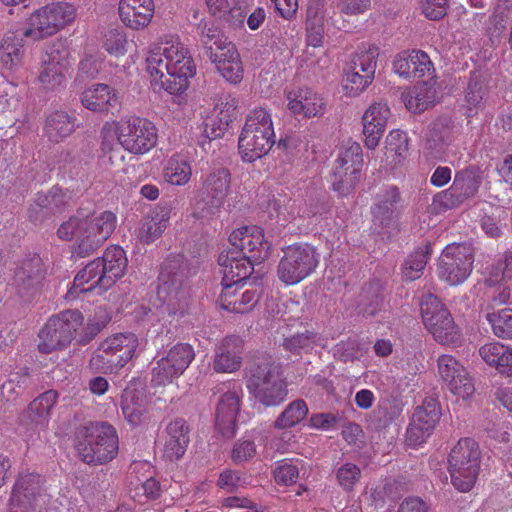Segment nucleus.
Here are the masks:
<instances>
[{
  "instance_id": "nucleus-1",
  "label": "nucleus",
  "mask_w": 512,
  "mask_h": 512,
  "mask_svg": "<svg viewBox=\"0 0 512 512\" xmlns=\"http://www.w3.org/2000/svg\"><path fill=\"white\" fill-rule=\"evenodd\" d=\"M146 72L155 92L184 94L196 75V64L188 47L179 37L152 44L146 55Z\"/></svg>"
},
{
  "instance_id": "nucleus-2",
  "label": "nucleus",
  "mask_w": 512,
  "mask_h": 512,
  "mask_svg": "<svg viewBox=\"0 0 512 512\" xmlns=\"http://www.w3.org/2000/svg\"><path fill=\"white\" fill-rule=\"evenodd\" d=\"M101 137V150L105 154H121L120 145L131 154L144 155L156 146L158 130L147 118L129 116L119 121L106 122Z\"/></svg>"
},
{
  "instance_id": "nucleus-3",
  "label": "nucleus",
  "mask_w": 512,
  "mask_h": 512,
  "mask_svg": "<svg viewBox=\"0 0 512 512\" xmlns=\"http://www.w3.org/2000/svg\"><path fill=\"white\" fill-rule=\"evenodd\" d=\"M117 224V217L111 211L100 214L84 215L81 211L71 216L58 228L60 239L74 241V252L79 257H86L111 236Z\"/></svg>"
},
{
  "instance_id": "nucleus-4",
  "label": "nucleus",
  "mask_w": 512,
  "mask_h": 512,
  "mask_svg": "<svg viewBox=\"0 0 512 512\" xmlns=\"http://www.w3.org/2000/svg\"><path fill=\"white\" fill-rule=\"evenodd\" d=\"M276 141L271 111L256 107L246 116L238 138V152L244 162L253 163L266 156Z\"/></svg>"
},
{
  "instance_id": "nucleus-5",
  "label": "nucleus",
  "mask_w": 512,
  "mask_h": 512,
  "mask_svg": "<svg viewBox=\"0 0 512 512\" xmlns=\"http://www.w3.org/2000/svg\"><path fill=\"white\" fill-rule=\"evenodd\" d=\"M75 447L85 463L102 465L118 454V435L115 428L106 422H90L77 429Z\"/></svg>"
},
{
  "instance_id": "nucleus-6",
  "label": "nucleus",
  "mask_w": 512,
  "mask_h": 512,
  "mask_svg": "<svg viewBox=\"0 0 512 512\" xmlns=\"http://www.w3.org/2000/svg\"><path fill=\"white\" fill-rule=\"evenodd\" d=\"M248 392L264 406H278L288 395L287 383L280 368L270 359L253 363L246 372Z\"/></svg>"
},
{
  "instance_id": "nucleus-7",
  "label": "nucleus",
  "mask_w": 512,
  "mask_h": 512,
  "mask_svg": "<svg viewBox=\"0 0 512 512\" xmlns=\"http://www.w3.org/2000/svg\"><path fill=\"white\" fill-rule=\"evenodd\" d=\"M139 347V338L132 332H120L106 337L100 342L89 359L92 371L117 373L133 358Z\"/></svg>"
},
{
  "instance_id": "nucleus-8",
  "label": "nucleus",
  "mask_w": 512,
  "mask_h": 512,
  "mask_svg": "<svg viewBox=\"0 0 512 512\" xmlns=\"http://www.w3.org/2000/svg\"><path fill=\"white\" fill-rule=\"evenodd\" d=\"M481 451L472 438H462L451 449L448 457V471L452 485L460 492L470 491L478 478Z\"/></svg>"
},
{
  "instance_id": "nucleus-9",
  "label": "nucleus",
  "mask_w": 512,
  "mask_h": 512,
  "mask_svg": "<svg viewBox=\"0 0 512 512\" xmlns=\"http://www.w3.org/2000/svg\"><path fill=\"white\" fill-rule=\"evenodd\" d=\"M75 18L73 4L64 1L48 3L30 14L23 36L33 41L43 40L71 25Z\"/></svg>"
},
{
  "instance_id": "nucleus-10",
  "label": "nucleus",
  "mask_w": 512,
  "mask_h": 512,
  "mask_svg": "<svg viewBox=\"0 0 512 512\" xmlns=\"http://www.w3.org/2000/svg\"><path fill=\"white\" fill-rule=\"evenodd\" d=\"M83 321L84 317L78 310H64L52 315L39 330L38 351L41 354H51L66 349Z\"/></svg>"
},
{
  "instance_id": "nucleus-11",
  "label": "nucleus",
  "mask_w": 512,
  "mask_h": 512,
  "mask_svg": "<svg viewBox=\"0 0 512 512\" xmlns=\"http://www.w3.org/2000/svg\"><path fill=\"white\" fill-rule=\"evenodd\" d=\"M73 64L70 48L65 40L56 39L46 45L40 59L38 82L47 91L65 87Z\"/></svg>"
},
{
  "instance_id": "nucleus-12",
  "label": "nucleus",
  "mask_w": 512,
  "mask_h": 512,
  "mask_svg": "<svg viewBox=\"0 0 512 512\" xmlns=\"http://www.w3.org/2000/svg\"><path fill=\"white\" fill-rule=\"evenodd\" d=\"M320 254L309 244L289 245L277 267V276L287 286L296 285L310 276L318 267Z\"/></svg>"
},
{
  "instance_id": "nucleus-13",
  "label": "nucleus",
  "mask_w": 512,
  "mask_h": 512,
  "mask_svg": "<svg viewBox=\"0 0 512 512\" xmlns=\"http://www.w3.org/2000/svg\"><path fill=\"white\" fill-rule=\"evenodd\" d=\"M421 318L426 330L442 345L455 344L460 330L445 304L434 294L424 295L420 302Z\"/></svg>"
},
{
  "instance_id": "nucleus-14",
  "label": "nucleus",
  "mask_w": 512,
  "mask_h": 512,
  "mask_svg": "<svg viewBox=\"0 0 512 512\" xmlns=\"http://www.w3.org/2000/svg\"><path fill=\"white\" fill-rule=\"evenodd\" d=\"M473 264L474 252L471 245L448 244L438 259L436 274L447 285L459 286L471 275Z\"/></svg>"
},
{
  "instance_id": "nucleus-15",
  "label": "nucleus",
  "mask_w": 512,
  "mask_h": 512,
  "mask_svg": "<svg viewBox=\"0 0 512 512\" xmlns=\"http://www.w3.org/2000/svg\"><path fill=\"white\" fill-rule=\"evenodd\" d=\"M47 496L41 493V477L33 473L20 474L12 488L6 512H59L53 505L42 509Z\"/></svg>"
},
{
  "instance_id": "nucleus-16",
  "label": "nucleus",
  "mask_w": 512,
  "mask_h": 512,
  "mask_svg": "<svg viewBox=\"0 0 512 512\" xmlns=\"http://www.w3.org/2000/svg\"><path fill=\"white\" fill-rule=\"evenodd\" d=\"M363 166L362 148L357 142H348L341 148L333 168L334 191L349 194L360 179Z\"/></svg>"
},
{
  "instance_id": "nucleus-17",
  "label": "nucleus",
  "mask_w": 512,
  "mask_h": 512,
  "mask_svg": "<svg viewBox=\"0 0 512 512\" xmlns=\"http://www.w3.org/2000/svg\"><path fill=\"white\" fill-rule=\"evenodd\" d=\"M195 358L194 348L188 343H177L159 358L152 369L151 382L164 386L179 378Z\"/></svg>"
},
{
  "instance_id": "nucleus-18",
  "label": "nucleus",
  "mask_w": 512,
  "mask_h": 512,
  "mask_svg": "<svg viewBox=\"0 0 512 512\" xmlns=\"http://www.w3.org/2000/svg\"><path fill=\"white\" fill-rule=\"evenodd\" d=\"M225 390L221 394L215 412V427L225 438L236 434V418L240 411L243 389L239 383L229 382L223 385Z\"/></svg>"
},
{
  "instance_id": "nucleus-19",
  "label": "nucleus",
  "mask_w": 512,
  "mask_h": 512,
  "mask_svg": "<svg viewBox=\"0 0 512 512\" xmlns=\"http://www.w3.org/2000/svg\"><path fill=\"white\" fill-rule=\"evenodd\" d=\"M229 242L237 252L246 255L254 263H261L267 259L271 249L263 229L256 225L242 226L233 230L229 236Z\"/></svg>"
},
{
  "instance_id": "nucleus-20",
  "label": "nucleus",
  "mask_w": 512,
  "mask_h": 512,
  "mask_svg": "<svg viewBox=\"0 0 512 512\" xmlns=\"http://www.w3.org/2000/svg\"><path fill=\"white\" fill-rule=\"evenodd\" d=\"M215 44L216 46L210 47L209 59L227 82L239 84L244 77V67L235 44L227 38H220Z\"/></svg>"
},
{
  "instance_id": "nucleus-21",
  "label": "nucleus",
  "mask_w": 512,
  "mask_h": 512,
  "mask_svg": "<svg viewBox=\"0 0 512 512\" xmlns=\"http://www.w3.org/2000/svg\"><path fill=\"white\" fill-rule=\"evenodd\" d=\"M440 419V408L435 400L425 401L416 408L406 431V443L416 448L431 436Z\"/></svg>"
},
{
  "instance_id": "nucleus-22",
  "label": "nucleus",
  "mask_w": 512,
  "mask_h": 512,
  "mask_svg": "<svg viewBox=\"0 0 512 512\" xmlns=\"http://www.w3.org/2000/svg\"><path fill=\"white\" fill-rule=\"evenodd\" d=\"M286 108L294 117L320 118L326 112L322 95L308 87L294 88L285 94Z\"/></svg>"
},
{
  "instance_id": "nucleus-23",
  "label": "nucleus",
  "mask_w": 512,
  "mask_h": 512,
  "mask_svg": "<svg viewBox=\"0 0 512 512\" xmlns=\"http://www.w3.org/2000/svg\"><path fill=\"white\" fill-rule=\"evenodd\" d=\"M17 295L24 302H31L42 294L44 272L39 258L32 259L16 270L13 280Z\"/></svg>"
},
{
  "instance_id": "nucleus-24",
  "label": "nucleus",
  "mask_w": 512,
  "mask_h": 512,
  "mask_svg": "<svg viewBox=\"0 0 512 512\" xmlns=\"http://www.w3.org/2000/svg\"><path fill=\"white\" fill-rule=\"evenodd\" d=\"M391 110L385 102H374L362 116L363 142L366 148L374 150L383 137Z\"/></svg>"
},
{
  "instance_id": "nucleus-25",
  "label": "nucleus",
  "mask_w": 512,
  "mask_h": 512,
  "mask_svg": "<svg viewBox=\"0 0 512 512\" xmlns=\"http://www.w3.org/2000/svg\"><path fill=\"white\" fill-rule=\"evenodd\" d=\"M393 70L405 79H421L434 77V66L422 50H407L399 53L393 60Z\"/></svg>"
},
{
  "instance_id": "nucleus-26",
  "label": "nucleus",
  "mask_w": 512,
  "mask_h": 512,
  "mask_svg": "<svg viewBox=\"0 0 512 512\" xmlns=\"http://www.w3.org/2000/svg\"><path fill=\"white\" fill-rule=\"evenodd\" d=\"M218 263L223 274L222 286H238L253 272L254 262L246 255H241L235 249L220 253Z\"/></svg>"
},
{
  "instance_id": "nucleus-27",
  "label": "nucleus",
  "mask_w": 512,
  "mask_h": 512,
  "mask_svg": "<svg viewBox=\"0 0 512 512\" xmlns=\"http://www.w3.org/2000/svg\"><path fill=\"white\" fill-rule=\"evenodd\" d=\"M190 428L186 420L176 418L171 421L165 430L163 442V457L169 461L181 459L190 442Z\"/></svg>"
},
{
  "instance_id": "nucleus-28",
  "label": "nucleus",
  "mask_w": 512,
  "mask_h": 512,
  "mask_svg": "<svg viewBox=\"0 0 512 512\" xmlns=\"http://www.w3.org/2000/svg\"><path fill=\"white\" fill-rule=\"evenodd\" d=\"M154 8V0H119L118 14L126 27L140 30L151 22Z\"/></svg>"
},
{
  "instance_id": "nucleus-29",
  "label": "nucleus",
  "mask_w": 512,
  "mask_h": 512,
  "mask_svg": "<svg viewBox=\"0 0 512 512\" xmlns=\"http://www.w3.org/2000/svg\"><path fill=\"white\" fill-rule=\"evenodd\" d=\"M201 194L212 205H221L228 195L231 183V174L227 168L211 169L200 178Z\"/></svg>"
},
{
  "instance_id": "nucleus-30",
  "label": "nucleus",
  "mask_w": 512,
  "mask_h": 512,
  "mask_svg": "<svg viewBox=\"0 0 512 512\" xmlns=\"http://www.w3.org/2000/svg\"><path fill=\"white\" fill-rule=\"evenodd\" d=\"M243 341L236 336H227L217 346L213 369L219 373H233L241 367Z\"/></svg>"
},
{
  "instance_id": "nucleus-31",
  "label": "nucleus",
  "mask_w": 512,
  "mask_h": 512,
  "mask_svg": "<svg viewBox=\"0 0 512 512\" xmlns=\"http://www.w3.org/2000/svg\"><path fill=\"white\" fill-rule=\"evenodd\" d=\"M101 268L96 259L89 262L83 269H81L74 277L73 284L67 292L69 299H76L81 293L96 291L102 293L108 290L110 285L102 282Z\"/></svg>"
},
{
  "instance_id": "nucleus-32",
  "label": "nucleus",
  "mask_w": 512,
  "mask_h": 512,
  "mask_svg": "<svg viewBox=\"0 0 512 512\" xmlns=\"http://www.w3.org/2000/svg\"><path fill=\"white\" fill-rule=\"evenodd\" d=\"M170 205H159L145 216L136 231V236L144 244L153 243L165 231L171 217Z\"/></svg>"
},
{
  "instance_id": "nucleus-33",
  "label": "nucleus",
  "mask_w": 512,
  "mask_h": 512,
  "mask_svg": "<svg viewBox=\"0 0 512 512\" xmlns=\"http://www.w3.org/2000/svg\"><path fill=\"white\" fill-rule=\"evenodd\" d=\"M101 268L102 282L112 287L126 272L128 260L122 247L112 245L106 248L103 255L96 258Z\"/></svg>"
},
{
  "instance_id": "nucleus-34",
  "label": "nucleus",
  "mask_w": 512,
  "mask_h": 512,
  "mask_svg": "<svg viewBox=\"0 0 512 512\" xmlns=\"http://www.w3.org/2000/svg\"><path fill=\"white\" fill-rule=\"evenodd\" d=\"M400 201L397 187L387 186L377 193L372 207L374 225L389 227L394 223L396 205Z\"/></svg>"
},
{
  "instance_id": "nucleus-35",
  "label": "nucleus",
  "mask_w": 512,
  "mask_h": 512,
  "mask_svg": "<svg viewBox=\"0 0 512 512\" xmlns=\"http://www.w3.org/2000/svg\"><path fill=\"white\" fill-rule=\"evenodd\" d=\"M479 355L500 374L512 376V348L509 346L497 341L489 342L480 347Z\"/></svg>"
},
{
  "instance_id": "nucleus-36",
  "label": "nucleus",
  "mask_w": 512,
  "mask_h": 512,
  "mask_svg": "<svg viewBox=\"0 0 512 512\" xmlns=\"http://www.w3.org/2000/svg\"><path fill=\"white\" fill-rule=\"evenodd\" d=\"M193 175L192 163L187 156L175 153L165 160L162 168L163 180L172 186L187 185Z\"/></svg>"
},
{
  "instance_id": "nucleus-37",
  "label": "nucleus",
  "mask_w": 512,
  "mask_h": 512,
  "mask_svg": "<svg viewBox=\"0 0 512 512\" xmlns=\"http://www.w3.org/2000/svg\"><path fill=\"white\" fill-rule=\"evenodd\" d=\"M82 105L94 112H104L117 102L115 90L107 84H93L81 93Z\"/></svg>"
},
{
  "instance_id": "nucleus-38",
  "label": "nucleus",
  "mask_w": 512,
  "mask_h": 512,
  "mask_svg": "<svg viewBox=\"0 0 512 512\" xmlns=\"http://www.w3.org/2000/svg\"><path fill=\"white\" fill-rule=\"evenodd\" d=\"M121 408L125 419L131 425L141 424L147 411V398L144 391L128 386L122 395Z\"/></svg>"
},
{
  "instance_id": "nucleus-39",
  "label": "nucleus",
  "mask_w": 512,
  "mask_h": 512,
  "mask_svg": "<svg viewBox=\"0 0 512 512\" xmlns=\"http://www.w3.org/2000/svg\"><path fill=\"white\" fill-rule=\"evenodd\" d=\"M238 286L223 287L219 297L222 309L232 313H247L252 310L258 301L256 290H246L241 295L237 294Z\"/></svg>"
},
{
  "instance_id": "nucleus-40",
  "label": "nucleus",
  "mask_w": 512,
  "mask_h": 512,
  "mask_svg": "<svg viewBox=\"0 0 512 512\" xmlns=\"http://www.w3.org/2000/svg\"><path fill=\"white\" fill-rule=\"evenodd\" d=\"M453 139L452 127L447 122L440 120L433 123L430 128L424 148L429 156L441 159Z\"/></svg>"
},
{
  "instance_id": "nucleus-41",
  "label": "nucleus",
  "mask_w": 512,
  "mask_h": 512,
  "mask_svg": "<svg viewBox=\"0 0 512 512\" xmlns=\"http://www.w3.org/2000/svg\"><path fill=\"white\" fill-rule=\"evenodd\" d=\"M24 53L22 37L14 33L5 35L0 47V61L6 69L17 71L23 65Z\"/></svg>"
},
{
  "instance_id": "nucleus-42",
  "label": "nucleus",
  "mask_w": 512,
  "mask_h": 512,
  "mask_svg": "<svg viewBox=\"0 0 512 512\" xmlns=\"http://www.w3.org/2000/svg\"><path fill=\"white\" fill-rule=\"evenodd\" d=\"M402 101L412 113H421L433 105L436 101V90L424 83L403 91Z\"/></svg>"
},
{
  "instance_id": "nucleus-43",
  "label": "nucleus",
  "mask_w": 512,
  "mask_h": 512,
  "mask_svg": "<svg viewBox=\"0 0 512 512\" xmlns=\"http://www.w3.org/2000/svg\"><path fill=\"white\" fill-rule=\"evenodd\" d=\"M157 295L163 300L160 306L162 314L167 312L169 315L183 314L188 306V292L178 287H172L167 283L159 286Z\"/></svg>"
},
{
  "instance_id": "nucleus-44",
  "label": "nucleus",
  "mask_w": 512,
  "mask_h": 512,
  "mask_svg": "<svg viewBox=\"0 0 512 512\" xmlns=\"http://www.w3.org/2000/svg\"><path fill=\"white\" fill-rule=\"evenodd\" d=\"M57 391L50 389L36 397L28 406L29 417L32 422L43 428L47 427L50 413L58 401Z\"/></svg>"
},
{
  "instance_id": "nucleus-45",
  "label": "nucleus",
  "mask_w": 512,
  "mask_h": 512,
  "mask_svg": "<svg viewBox=\"0 0 512 512\" xmlns=\"http://www.w3.org/2000/svg\"><path fill=\"white\" fill-rule=\"evenodd\" d=\"M208 11L232 26H243L245 15L236 0H205Z\"/></svg>"
},
{
  "instance_id": "nucleus-46",
  "label": "nucleus",
  "mask_w": 512,
  "mask_h": 512,
  "mask_svg": "<svg viewBox=\"0 0 512 512\" xmlns=\"http://www.w3.org/2000/svg\"><path fill=\"white\" fill-rule=\"evenodd\" d=\"M302 200L285 198L283 200H273L269 204L270 213H275L279 221H291L297 217H310L313 215L308 211Z\"/></svg>"
},
{
  "instance_id": "nucleus-47",
  "label": "nucleus",
  "mask_w": 512,
  "mask_h": 512,
  "mask_svg": "<svg viewBox=\"0 0 512 512\" xmlns=\"http://www.w3.org/2000/svg\"><path fill=\"white\" fill-rule=\"evenodd\" d=\"M326 340L318 333L305 330L288 337L283 342L285 350L294 354L308 353L315 347H325Z\"/></svg>"
},
{
  "instance_id": "nucleus-48",
  "label": "nucleus",
  "mask_w": 512,
  "mask_h": 512,
  "mask_svg": "<svg viewBox=\"0 0 512 512\" xmlns=\"http://www.w3.org/2000/svg\"><path fill=\"white\" fill-rule=\"evenodd\" d=\"M480 177L475 168H467L455 174L452 191H455L460 201L473 197L480 186Z\"/></svg>"
},
{
  "instance_id": "nucleus-49",
  "label": "nucleus",
  "mask_w": 512,
  "mask_h": 512,
  "mask_svg": "<svg viewBox=\"0 0 512 512\" xmlns=\"http://www.w3.org/2000/svg\"><path fill=\"white\" fill-rule=\"evenodd\" d=\"M409 139L406 132L400 129L391 130L385 139V149L388 159L395 164L405 160L408 156Z\"/></svg>"
},
{
  "instance_id": "nucleus-50",
  "label": "nucleus",
  "mask_w": 512,
  "mask_h": 512,
  "mask_svg": "<svg viewBox=\"0 0 512 512\" xmlns=\"http://www.w3.org/2000/svg\"><path fill=\"white\" fill-rule=\"evenodd\" d=\"M75 128L74 121L65 112H54L46 120L45 131L48 137L53 141H60L61 139L70 135Z\"/></svg>"
},
{
  "instance_id": "nucleus-51",
  "label": "nucleus",
  "mask_w": 512,
  "mask_h": 512,
  "mask_svg": "<svg viewBox=\"0 0 512 512\" xmlns=\"http://www.w3.org/2000/svg\"><path fill=\"white\" fill-rule=\"evenodd\" d=\"M72 192L60 187H53L48 193H39L36 203L51 213H60L72 201Z\"/></svg>"
},
{
  "instance_id": "nucleus-52",
  "label": "nucleus",
  "mask_w": 512,
  "mask_h": 512,
  "mask_svg": "<svg viewBox=\"0 0 512 512\" xmlns=\"http://www.w3.org/2000/svg\"><path fill=\"white\" fill-rule=\"evenodd\" d=\"M378 56L377 46H364L358 49L348 66L374 79Z\"/></svg>"
},
{
  "instance_id": "nucleus-53",
  "label": "nucleus",
  "mask_w": 512,
  "mask_h": 512,
  "mask_svg": "<svg viewBox=\"0 0 512 512\" xmlns=\"http://www.w3.org/2000/svg\"><path fill=\"white\" fill-rule=\"evenodd\" d=\"M511 18L512 2L500 0L494 9L487 28L491 40L498 39L504 33Z\"/></svg>"
},
{
  "instance_id": "nucleus-54",
  "label": "nucleus",
  "mask_w": 512,
  "mask_h": 512,
  "mask_svg": "<svg viewBox=\"0 0 512 512\" xmlns=\"http://www.w3.org/2000/svg\"><path fill=\"white\" fill-rule=\"evenodd\" d=\"M308 414V406L302 399L289 403L276 419L274 426L279 429L291 428L301 423Z\"/></svg>"
},
{
  "instance_id": "nucleus-55",
  "label": "nucleus",
  "mask_w": 512,
  "mask_h": 512,
  "mask_svg": "<svg viewBox=\"0 0 512 512\" xmlns=\"http://www.w3.org/2000/svg\"><path fill=\"white\" fill-rule=\"evenodd\" d=\"M467 368L454 356L449 354L440 355L437 359L438 376L446 389L463 374Z\"/></svg>"
},
{
  "instance_id": "nucleus-56",
  "label": "nucleus",
  "mask_w": 512,
  "mask_h": 512,
  "mask_svg": "<svg viewBox=\"0 0 512 512\" xmlns=\"http://www.w3.org/2000/svg\"><path fill=\"white\" fill-rule=\"evenodd\" d=\"M372 81L373 78L347 66L344 70L342 88L346 96L356 97L364 92Z\"/></svg>"
},
{
  "instance_id": "nucleus-57",
  "label": "nucleus",
  "mask_w": 512,
  "mask_h": 512,
  "mask_svg": "<svg viewBox=\"0 0 512 512\" xmlns=\"http://www.w3.org/2000/svg\"><path fill=\"white\" fill-rule=\"evenodd\" d=\"M429 260L428 246L411 253L404 262L402 273L406 280L413 281L421 277Z\"/></svg>"
},
{
  "instance_id": "nucleus-58",
  "label": "nucleus",
  "mask_w": 512,
  "mask_h": 512,
  "mask_svg": "<svg viewBox=\"0 0 512 512\" xmlns=\"http://www.w3.org/2000/svg\"><path fill=\"white\" fill-rule=\"evenodd\" d=\"M486 319L495 336L512 339V309L504 308L498 312L488 313Z\"/></svg>"
},
{
  "instance_id": "nucleus-59",
  "label": "nucleus",
  "mask_w": 512,
  "mask_h": 512,
  "mask_svg": "<svg viewBox=\"0 0 512 512\" xmlns=\"http://www.w3.org/2000/svg\"><path fill=\"white\" fill-rule=\"evenodd\" d=\"M302 467L303 461L299 459L278 461L273 471L274 479L280 485H292L298 480Z\"/></svg>"
},
{
  "instance_id": "nucleus-60",
  "label": "nucleus",
  "mask_w": 512,
  "mask_h": 512,
  "mask_svg": "<svg viewBox=\"0 0 512 512\" xmlns=\"http://www.w3.org/2000/svg\"><path fill=\"white\" fill-rule=\"evenodd\" d=\"M324 38V26H323V16L314 13L312 15V11H308L307 15V27H306V42L307 45L312 47H320L323 43Z\"/></svg>"
},
{
  "instance_id": "nucleus-61",
  "label": "nucleus",
  "mask_w": 512,
  "mask_h": 512,
  "mask_svg": "<svg viewBox=\"0 0 512 512\" xmlns=\"http://www.w3.org/2000/svg\"><path fill=\"white\" fill-rule=\"evenodd\" d=\"M361 478V469L353 463L346 462L342 464L336 471V479L339 486L350 492Z\"/></svg>"
},
{
  "instance_id": "nucleus-62",
  "label": "nucleus",
  "mask_w": 512,
  "mask_h": 512,
  "mask_svg": "<svg viewBox=\"0 0 512 512\" xmlns=\"http://www.w3.org/2000/svg\"><path fill=\"white\" fill-rule=\"evenodd\" d=\"M447 390L457 399L468 400L475 393V384L469 371L466 369L463 374L458 375Z\"/></svg>"
},
{
  "instance_id": "nucleus-63",
  "label": "nucleus",
  "mask_w": 512,
  "mask_h": 512,
  "mask_svg": "<svg viewBox=\"0 0 512 512\" xmlns=\"http://www.w3.org/2000/svg\"><path fill=\"white\" fill-rule=\"evenodd\" d=\"M462 202L458 198L452 186L448 189L438 192L432 199L430 210L432 213L439 214L449 209L458 207Z\"/></svg>"
},
{
  "instance_id": "nucleus-64",
  "label": "nucleus",
  "mask_w": 512,
  "mask_h": 512,
  "mask_svg": "<svg viewBox=\"0 0 512 512\" xmlns=\"http://www.w3.org/2000/svg\"><path fill=\"white\" fill-rule=\"evenodd\" d=\"M246 481L239 471L226 469L222 471L217 480V486L227 493H234L246 486Z\"/></svg>"
}]
</instances>
